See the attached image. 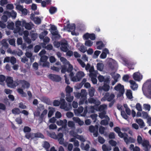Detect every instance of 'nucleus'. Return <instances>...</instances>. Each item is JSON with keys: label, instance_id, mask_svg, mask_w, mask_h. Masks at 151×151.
Returning <instances> with one entry per match:
<instances>
[{"label": "nucleus", "instance_id": "473e14b6", "mask_svg": "<svg viewBox=\"0 0 151 151\" xmlns=\"http://www.w3.org/2000/svg\"><path fill=\"white\" fill-rule=\"evenodd\" d=\"M95 90L93 87H91L89 90L88 94L90 97H93L94 95Z\"/></svg>", "mask_w": 151, "mask_h": 151}, {"label": "nucleus", "instance_id": "3c124183", "mask_svg": "<svg viewBox=\"0 0 151 151\" xmlns=\"http://www.w3.org/2000/svg\"><path fill=\"white\" fill-rule=\"evenodd\" d=\"M56 10V9L55 7H51L50 8L49 11L51 14H53L55 12Z\"/></svg>", "mask_w": 151, "mask_h": 151}, {"label": "nucleus", "instance_id": "6e6552de", "mask_svg": "<svg viewBox=\"0 0 151 151\" xmlns=\"http://www.w3.org/2000/svg\"><path fill=\"white\" fill-rule=\"evenodd\" d=\"M59 44L61 45L60 48L62 51L64 52H66L68 50V43L67 41H61L60 43Z\"/></svg>", "mask_w": 151, "mask_h": 151}, {"label": "nucleus", "instance_id": "f8f14e48", "mask_svg": "<svg viewBox=\"0 0 151 151\" xmlns=\"http://www.w3.org/2000/svg\"><path fill=\"white\" fill-rule=\"evenodd\" d=\"M126 135V137L124 138V140L126 143V144H129V143H134L135 142V139L131 137H129L127 138L128 135L127 134L124 133Z\"/></svg>", "mask_w": 151, "mask_h": 151}, {"label": "nucleus", "instance_id": "4468645a", "mask_svg": "<svg viewBox=\"0 0 151 151\" xmlns=\"http://www.w3.org/2000/svg\"><path fill=\"white\" fill-rule=\"evenodd\" d=\"M50 29L51 30L50 32L52 35V38H53V37L55 38H57V28L54 25H52L50 27Z\"/></svg>", "mask_w": 151, "mask_h": 151}, {"label": "nucleus", "instance_id": "338daca9", "mask_svg": "<svg viewBox=\"0 0 151 151\" xmlns=\"http://www.w3.org/2000/svg\"><path fill=\"white\" fill-rule=\"evenodd\" d=\"M137 141L138 143L139 144H142V139L140 135H138L137 136Z\"/></svg>", "mask_w": 151, "mask_h": 151}, {"label": "nucleus", "instance_id": "052dcab7", "mask_svg": "<svg viewBox=\"0 0 151 151\" xmlns=\"http://www.w3.org/2000/svg\"><path fill=\"white\" fill-rule=\"evenodd\" d=\"M78 61L80 63V64L81 65V66L83 68H84L86 66V64L85 63L83 62L81 59H78Z\"/></svg>", "mask_w": 151, "mask_h": 151}, {"label": "nucleus", "instance_id": "603ef678", "mask_svg": "<svg viewBox=\"0 0 151 151\" xmlns=\"http://www.w3.org/2000/svg\"><path fill=\"white\" fill-rule=\"evenodd\" d=\"M12 65H14L16 62V58L14 56L11 57L10 58V61Z\"/></svg>", "mask_w": 151, "mask_h": 151}, {"label": "nucleus", "instance_id": "37998d69", "mask_svg": "<svg viewBox=\"0 0 151 151\" xmlns=\"http://www.w3.org/2000/svg\"><path fill=\"white\" fill-rule=\"evenodd\" d=\"M73 136L74 137H76V136L75 135H73ZM76 137L77 139L80 140L81 141L83 142H85L86 141L85 139L82 136L79 135L78 134H77Z\"/></svg>", "mask_w": 151, "mask_h": 151}, {"label": "nucleus", "instance_id": "c85d7f7f", "mask_svg": "<svg viewBox=\"0 0 151 151\" xmlns=\"http://www.w3.org/2000/svg\"><path fill=\"white\" fill-rule=\"evenodd\" d=\"M99 44H100V45L98 46L97 48L98 49L101 50L104 47V45L101 41H99L96 42V45H99Z\"/></svg>", "mask_w": 151, "mask_h": 151}, {"label": "nucleus", "instance_id": "7ed1b4c3", "mask_svg": "<svg viewBox=\"0 0 151 151\" xmlns=\"http://www.w3.org/2000/svg\"><path fill=\"white\" fill-rule=\"evenodd\" d=\"M114 89L119 93L117 95L118 97H121L122 96L124 92V89L123 85H122L121 84L119 83L114 87Z\"/></svg>", "mask_w": 151, "mask_h": 151}, {"label": "nucleus", "instance_id": "0e129e2a", "mask_svg": "<svg viewBox=\"0 0 151 151\" xmlns=\"http://www.w3.org/2000/svg\"><path fill=\"white\" fill-rule=\"evenodd\" d=\"M147 91L149 96L151 97V83L150 84L148 85L147 88Z\"/></svg>", "mask_w": 151, "mask_h": 151}, {"label": "nucleus", "instance_id": "9b49d317", "mask_svg": "<svg viewBox=\"0 0 151 151\" xmlns=\"http://www.w3.org/2000/svg\"><path fill=\"white\" fill-rule=\"evenodd\" d=\"M90 97L88 98V102L90 104H94L96 106H98L101 104V102L98 100H96L93 98Z\"/></svg>", "mask_w": 151, "mask_h": 151}, {"label": "nucleus", "instance_id": "e433bc0d", "mask_svg": "<svg viewBox=\"0 0 151 151\" xmlns=\"http://www.w3.org/2000/svg\"><path fill=\"white\" fill-rule=\"evenodd\" d=\"M66 97L65 98V99L68 102H71L73 101V96H71V94H70L69 96L68 94L66 95Z\"/></svg>", "mask_w": 151, "mask_h": 151}, {"label": "nucleus", "instance_id": "09e8293b", "mask_svg": "<svg viewBox=\"0 0 151 151\" xmlns=\"http://www.w3.org/2000/svg\"><path fill=\"white\" fill-rule=\"evenodd\" d=\"M13 53L19 56H20L22 55L23 52L21 50H19L18 51H14Z\"/></svg>", "mask_w": 151, "mask_h": 151}, {"label": "nucleus", "instance_id": "8fccbe9b", "mask_svg": "<svg viewBox=\"0 0 151 151\" xmlns=\"http://www.w3.org/2000/svg\"><path fill=\"white\" fill-rule=\"evenodd\" d=\"M80 50L83 53H84L86 51V49L84 45H81L79 48Z\"/></svg>", "mask_w": 151, "mask_h": 151}, {"label": "nucleus", "instance_id": "bb28decb", "mask_svg": "<svg viewBox=\"0 0 151 151\" xmlns=\"http://www.w3.org/2000/svg\"><path fill=\"white\" fill-rule=\"evenodd\" d=\"M49 109L50 110L49 111L48 114V117L49 118H50L51 117L53 114L54 112L55 111V110L54 108L52 107H49Z\"/></svg>", "mask_w": 151, "mask_h": 151}, {"label": "nucleus", "instance_id": "13d9d810", "mask_svg": "<svg viewBox=\"0 0 151 151\" xmlns=\"http://www.w3.org/2000/svg\"><path fill=\"white\" fill-rule=\"evenodd\" d=\"M109 143L112 146H115L117 144L116 142L113 140H111L109 141Z\"/></svg>", "mask_w": 151, "mask_h": 151}, {"label": "nucleus", "instance_id": "f704fd0d", "mask_svg": "<svg viewBox=\"0 0 151 151\" xmlns=\"http://www.w3.org/2000/svg\"><path fill=\"white\" fill-rule=\"evenodd\" d=\"M12 112L13 114H19L21 112L20 109L17 108H15L12 110Z\"/></svg>", "mask_w": 151, "mask_h": 151}, {"label": "nucleus", "instance_id": "cd10ccee", "mask_svg": "<svg viewBox=\"0 0 151 151\" xmlns=\"http://www.w3.org/2000/svg\"><path fill=\"white\" fill-rule=\"evenodd\" d=\"M73 88L68 85L65 88L66 95L70 94V93L73 91Z\"/></svg>", "mask_w": 151, "mask_h": 151}, {"label": "nucleus", "instance_id": "5fc2aeb1", "mask_svg": "<svg viewBox=\"0 0 151 151\" xmlns=\"http://www.w3.org/2000/svg\"><path fill=\"white\" fill-rule=\"evenodd\" d=\"M49 135L51 138L55 139H57V135L55 134L54 132L49 133Z\"/></svg>", "mask_w": 151, "mask_h": 151}, {"label": "nucleus", "instance_id": "c9c22d12", "mask_svg": "<svg viewBox=\"0 0 151 151\" xmlns=\"http://www.w3.org/2000/svg\"><path fill=\"white\" fill-rule=\"evenodd\" d=\"M97 69L98 70L101 71L104 68V64L102 63H98L97 64Z\"/></svg>", "mask_w": 151, "mask_h": 151}, {"label": "nucleus", "instance_id": "7c9ffc66", "mask_svg": "<svg viewBox=\"0 0 151 151\" xmlns=\"http://www.w3.org/2000/svg\"><path fill=\"white\" fill-rule=\"evenodd\" d=\"M133 78L134 80L137 81H140L141 80L138 72H135L133 74Z\"/></svg>", "mask_w": 151, "mask_h": 151}, {"label": "nucleus", "instance_id": "ddd939ff", "mask_svg": "<svg viewBox=\"0 0 151 151\" xmlns=\"http://www.w3.org/2000/svg\"><path fill=\"white\" fill-rule=\"evenodd\" d=\"M64 28L67 29L69 32L73 30H75L76 25L75 24H68L66 26H64Z\"/></svg>", "mask_w": 151, "mask_h": 151}, {"label": "nucleus", "instance_id": "5701e85b", "mask_svg": "<svg viewBox=\"0 0 151 151\" xmlns=\"http://www.w3.org/2000/svg\"><path fill=\"white\" fill-rule=\"evenodd\" d=\"M23 132L25 133V137L26 138V135L28 133H31L30 132L31 130V128L28 126H24L23 128Z\"/></svg>", "mask_w": 151, "mask_h": 151}, {"label": "nucleus", "instance_id": "72a5a7b5", "mask_svg": "<svg viewBox=\"0 0 151 151\" xmlns=\"http://www.w3.org/2000/svg\"><path fill=\"white\" fill-rule=\"evenodd\" d=\"M107 108V105L105 104L100 105L98 107V111H105L104 110Z\"/></svg>", "mask_w": 151, "mask_h": 151}, {"label": "nucleus", "instance_id": "f03ea898", "mask_svg": "<svg viewBox=\"0 0 151 151\" xmlns=\"http://www.w3.org/2000/svg\"><path fill=\"white\" fill-rule=\"evenodd\" d=\"M5 81L7 86L11 88H14L19 85L17 82L14 81L13 78L10 76L7 77Z\"/></svg>", "mask_w": 151, "mask_h": 151}, {"label": "nucleus", "instance_id": "de8ad7c7", "mask_svg": "<svg viewBox=\"0 0 151 151\" xmlns=\"http://www.w3.org/2000/svg\"><path fill=\"white\" fill-rule=\"evenodd\" d=\"M83 110V108L82 106L79 107L76 111H75V112L76 113V112L78 114H80L82 113Z\"/></svg>", "mask_w": 151, "mask_h": 151}, {"label": "nucleus", "instance_id": "79ce46f5", "mask_svg": "<svg viewBox=\"0 0 151 151\" xmlns=\"http://www.w3.org/2000/svg\"><path fill=\"white\" fill-rule=\"evenodd\" d=\"M94 106H91L88 108V113H93L95 112Z\"/></svg>", "mask_w": 151, "mask_h": 151}, {"label": "nucleus", "instance_id": "4be33fe9", "mask_svg": "<svg viewBox=\"0 0 151 151\" xmlns=\"http://www.w3.org/2000/svg\"><path fill=\"white\" fill-rule=\"evenodd\" d=\"M98 126L97 125H96L95 126L91 125L89 127V130L91 132L93 133L96 130H98Z\"/></svg>", "mask_w": 151, "mask_h": 151}, {"label": "nucleus", "instance_id": "f257e3e1", "mask_svg": "<svg viewBox=\"0 0 151 151\" xmlns=\"http://www.w3.org/2000/svg\"><path fill=\"white\" fill-rule=\"evenodd\" d=\"M26 138L29 139H32L35 138H40L42 139H44L45 137L44 135L40 132H37L27 134L26 135Z\"/></svg>", "mask_w": 151, "mask_h": 151}, {"label": "nucleus", "instance_id": "49530a36", "mask_svg": "<svg viewBox=\"0 0 151 151\" xmlns=\"http://www.w3.org/2000/svg\"><path fill=\"white\" fill-rule=\"evenodd\" d=\"M98 115L96 114H93L91 115L90 116L92 120L93 121V122H96L97 120V117Z\"/></svg>", "mask_w": 151, "mask_h": 151}, {"label": "nucleus", "instance_id": "b1692460", "mask_svg": "<svg viewBox=\"0 0 151 151\" xmlns=\"http://www.w3.org/2000/svg\"><path fill=\"white\" fill-rule=\"evenodd\" d=\"M42 99L44 102L45 103L47 104L51 105L52 104V102L50 101L49 99L46 97H42Z\"/></svg>", "mask_w": 151, "mask_h": 151}, {"label": "nucleus", "instance_id": "1a4fd4ad", "mask_svg": "<svg viewBox=\"0 0 151 151\" xmlns=\"http://www.w3.org/2000/svg\"><path fill=\"white\" fill-rule=\"evenodd\" d=\"M68 65V68H67V66L65 65L62 67L61 70V72L62 73H65L66 72L69 73V72L73 70V67L71 64Z\"/></svg>", "mask_w": 151, "mask_h": 151}, {"label": "nucleus", "instance_id": "680f3d73", "mask_svg": "<svg viewBox=\"0 0 151 151\" xmlns=\"http://www.w3.org/2000/svg\"><path fill=\"white\" fill-rule=\"evenodd\" d=\"M105 111H104L99 114V117L101 119H103L105 117Z\"/></svg>", "mask_w": 151, "mask_h": 151}, {"label": "nucleus", "instance_id": "58836bf2", "mask_svg": "<svg viewBox=\"0 0 151 151\" xmlns=\"http://www.w3.org/2000/svg\"><path fill=\"white\" fill-rule=\"evenodd\" d=\"M85 44L87 47H91L93 44V42L89 40H86L85 42Z\"/></svg>", "mask_w": 151, "mask_h": 151}, {"label": "nucleus", "instance_id": "39448f33", "mask_svg": "<svg viewBox=\"0 0 151 151\" xmlns=\"http://www.w3.org/2000/svg\"><path fill=\"white\" fill-rule=\"evenodd\" d=\"M115 97L114 94L113 93H110L109 92H107L105 93L104 97L101 99V101H105L107 100L108 101H111L114 99Z\"/></svg>", "mask_w": 151, "mask_h": 151}, {"label": "nucleus", "instance_id": "6ab92c4d", "mask_svg": "<svg viewBox=\"0 0 151 151\" xmlns=\"http://www.w3.org/2000/svg\"><path fill=\"white\" fill-rule=\"evenodd\" d=\"M136 121L139 126L140 128H143L145 126V123L142 119H136Z\"/></svg>", "mask_w": 151, "mask_h": 151}, {"label": "nucleus", "instance_id": "bf43d9fd", "mask_svg": "<svg viewBox=\"0 0 151 151\" xmlns=\"http://www.w3.org/2000/svg\"><path fill=\"white\" fill-rule=\"evenodd\" d=\"M50 129H54L57 128V125L54 124H51L49 126Z\"/></svg>", "mask_w": 151, "mask_h": 151}, {"label": "nucleus", "instance_id": "dca6fc26", "mask_svg": "<svg viewBox=\"0 0 151 151\" xmlns=\"http://www.w3.org/2000/svg\"><path fill=\"white\" fill-rule=\"evenodd\" d=\"M123 62L124 63V65L127 66L129 68L134 69V68H132V65H133V63L131 62L128 60L126 59H124L123 60Z\"/></svg>", "mask_w": 151, "mask_h": 151}, {"label": "nucleus", "instance_id": "a211bd4d", "mask_svg": "<svg viewBox=\"0 0 151 151\" xmlns=\"http://www.w3.org/2000/svg\"><path fill=\"white\" fill-rule=\"evenodd\" d=\"M107 83H104V85L101 88V89L105 91H108L110 89L109 83L107 82Z\"/></svg>", "mask_w": 151, "mask_h": 151}, {"label": "nucleus", "instance_id": "69168bd1", "mask_svg": "<svg viewBox=\"0 0 151 151\" xmlns=\"http://www.w3.org/2000/svg\"><path fill=\"white\" fill-rule=\"evenodd\" d=\"M1 19L2 22H6L7 20L8 17L6 15H3L1 17Z\"/></svg>", "mask_w": 151, "mask_h": 151}, {"label": "nucleus", "instance_id": "2f4dec72", "mask_svg": "<svg viewBox=\"0 0 151 151\" xmlns=\"http://www.w3.org/2000/svg\"><path fill=\"white\" fill-rule=\"evenodd\" d=\"M102 149L103 151H109L111 149L110 146H107L106 145L104 144L102 146Z\"/></svg>", "mask_w": 151, "mask_h": 151}, {"label": "nucleus", "instance_id": "ea45409f", "mask_svg": "<svg viewBox=\"0 0 151 151\" xmlns=\"http://www.w3.org/2000/svg\"><path fill=\"white\" fill-rule=\"evenodd\" d=\"M81 98H86L87 93L86 91V90L84 89H82L81 91Z\"/></svg>", "mask_w": 151, "mask_h": 151}, {"label": "nucleus", "instance_id": "412c9836", "mask_svg": "<svg viewBox=\"0 0 151 151\" xmlns=\"http://www.w3.org/2000/svg\"><path fill=\"white\" fill-rule=\"evenodd\" d=\"M42 146L46 150V151H49L50 145L48 142L45 141L42 144Z\"/></svg>", "mask_w": 151, "mask_h": 151}, {"label": "nucleus", "instance_id": "393cba45", "mask_svg": "<svg viewBox=\"0 0 151 151\" xmlns=\"http://www.w3.org/2000/svg\"><path fill=\"white\" fill-rule=\"evenodd\" d=\"M87 98H81L79 103L80 105H82L85 103L87 105L88 104V101L86 99Z\"/></svg>", "mask_w": 151, "mask_h": 151}, {"label": "nucleus", "instance_id": "0eeeda50", "mask_svg": "<svg viewBox=\"0 0 151 151\" xmlns=\"http://www.w3.org/2000/svg\"><path fill=\"white\" fill-rule=\"evenodd\" d=\"M47 109L44 110L41 114L40 115V112H38L36 114V116H39L38 120L39 122V123H42L44 120L45 119V116L47 114Z\"/></svg>", "mask_w": 151, "mask_h": 151}, {"label": "nucleus", "instance_id": "a18cd8bd", "mask_svg": "<svg viewBox=\"0 0 151 151\" xmlns=\"http://www.w3.org/2000/svg\"><path fill=\"white\" fill-rule=\"evenodd\" d=\"M40 61L42 62H45L47 60L48 57L46 55H42L41 56Z\"/></svg>", "mask_w": 151, "mask_h": 151}, {"label": "nucleus", "instance_id": "864d4df0", "mask_svg": "<svg viewBox=\"0 0 151 151\" xmlns=\"http://www.w3.org/2000/svg\"><path fill=\"white\" fill-rule=\"evenodd\" d=\"M41 49V47L39 45H36L34 47V52H37Z\"/></svg>", "mask_w": 151, "mask_h": 151}, {"label": "nucleus", "instance_id": "a19ab883", "mask_svg": "<svg viewBox=\"0 0 151 151\" xmlns=\"http://www.w3.org/2000/svg\"><path fill=\"white\" fill-rule=\"evenodd\" d=\"M127 97L129 99H131L132 98V93L131 91L130 90H127L126 93Z\"/></svg>", "mask_w": 151, "mask_h": 151}, {"label": "nucleus", "instance_id": "e2e57ef3", "mask_svg": "<svg viewBox=\"0 0 151 151\" xmlns=\"http://www.w3.org/2000/svg\"><path fill=\"white\" fill-rule=\"evenodd\" d=\"M76 122L80 126L84 124V122L83 121L81 120L79 118H77Z\"/></svg>", "mask_w": 151, "mask_h": 151}, {"label": "nucleus", "instance_id": "c03bdc74", "mask_svg": "<svg viewBox=\"0 0 151 151\" xmlns=\"http://www.w3.org/2000/svg\"><path fill=\"white\" fill-rule=\"evenodd\" d=\"M88 106H86L84 108V109L83 112L81 114V116H82L85 117L86 114H87L88 111Z\"/></svg>", "mask_w": 151, "mask_h": 151}, {"label": "nucleus", "instance_id": "9d476101", "mask_svg": "<svg viewBox=\"0 0 151 151\" xmlns=\"http://www.w3.org/2000/svg\"><path fill=\"white\" fill-rule=\"evenodd\" d=\"M144 147L143 150L145 151H149V149L151 148V145H150L149 142L147 140L143 141L142 143Z\"/></svg>", "mask_w": 151, "mask_h": 151}, {"label": "nucleus", "instance_id": "4d7b16f0", "mask_svg": "<svg viewBox=\"0 0 151 151\" xmlns=\"http://www.w3.org/2000/svg\"><path fill=\"white\" fill-rule=\"evenodd\" d=\"M136 108L139 111H141L142 110V106L139 103L137 104L136 106Z\"/></svg>", "mask_w": 151, "mask_h": 151}, {"label": "nucleus", "instance_id": "a878e982", "mask_svg": "<svg viewBox=\"0 0 151 151\" xmlns=\"http://www.w3.org/2000/svg\"><path fill=\"white\" fill-rule=\"evenodd\" d=\"M48 78L54 81H57V75L50 74L48 76Z\"/></svg>", "mask_w": 151, "mask_h": 151}, {"label": "nucleus", "instance_id": "6e6d98bb", "mask_svg": "<svg viewBox=\"0 0 151 151\" xmlns=\"http://www.w3.org/2000/svg\"><path fill=\"white\" fill-rule=\"evenodd\" d=\"M98 141L101 144H103L105 142V140L102 137L100 136H99L98 137Z\"/></svg>", "mask_w": 151, "mask_h": 151}, {"label": "nucleus", "instance_id": "4c0bfd02", "mask_svg": "<svg viewBox=\"0 0 151 151\" xmlns=\"http://www.w3.org/2000/svg\"><path fill=\"white\" fill-rule=\"evenodd\" d=\"M30 36L32 40L34 41L37 38V33H30Z\"/></svg>", "mask_w": 151, "mask_h": 151}, {"label": "nucleus", "instance_id": "aec40b11", "mask_svg": "<svg viewBox=\"0 0 151 151\" xmlns=\"http://www.w3.org/2000/svg\"><path fill=\"white\" fill-rule=\"evenodd\" d=\"M21 83L22 85V87L24 88H28L30 86L29 83L24 80H22Z\"/></svg>", "mask_w": 151, "mask_h": 151}, {"label": "nucleus", "instance_id": "20e7f679", "mask_svg": "<svg viewBox=\"0 0 151 151\" xmlns=\"http://www.w3.org/2000/svg\"><path fill=\"white\" fill-rule=\"evenodd\" d=\"M60 105V108L67 111L69 110V109L67 106V104L65 101L64 99H61L60 101L57 100V106H59Z\"/></svg>", "mask_w": 151, "mask_h": 151}, {"label": "nucleus", "instance_id": "774afa93", "mask_svg": "<svg viewBox=\"0 0 151 151\" xmlns=\"http://www.w3.org/2000/svg\"><path fill=\"white\" fill-rule=\"evenodd\" d=\"M90 34L87 33L84 34L83 35V37L84 40H88L89 38Z\"/></svg>", "mask_w": 151, "mask_h": 151}, {"label": "nucleus", "instance_id": "f3484780", "mask_svg": "<svg viewBox=\"0 0 151 151\" xmlns=\"http://www.w3.org/2000/svg\"><path fill=\"white\" fill-rule=\"evenodd\" d=\"M129 83L131 84V88L133 90H136L138 87V85L133 80H130Z\"/></svg>", "mask_w": 151, "mask_h": 151}, {"label": "nucleus", "instance_id": "c756f323", "mask_svg": "<svg viewBox=\"0 0 151 151\" xmlns=\"http://www.w3.org/2000/svg\"><path fill=\"white\" fill-rule=\"evenodd\" d=\"M60 61L62 62L63 64L65 65L71 64L65 58L63 57H60Z\"/></svg>", "mask_w": 151, "mask_h": 151}, {"label": "nucleus", "instance_id": "423d86ee", "mask_svg": "<svg viewBox=\"0 0 151 151\" xmlns=\"http://www.w3.org/2000/svg\"><path fill=\"white\" fill-rule=\"evenodd\" d=\"M84 76L85 74L83 72L81 71H78L76 73V76L72 78V81L76 82L79 81Z\"/></svg>", "mask_w": 151, "mask_h": 151}, {"label": "nucleus", "instance_id": "2eb2a0df", "mask_svg": "<svg viewBox=\"0 0 151 151\" xmlns=\"http://www.w3.org/2000/svg\"><path fill=\"white\" fill-rule=\"evenodd\" d=\"M67 120L66 119H64L63 120L57 121V125H61L62 128L65 129L67 127Z\"/></svg>", "mask_w": 151, "mask_h": 151}]
</instances>
